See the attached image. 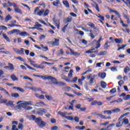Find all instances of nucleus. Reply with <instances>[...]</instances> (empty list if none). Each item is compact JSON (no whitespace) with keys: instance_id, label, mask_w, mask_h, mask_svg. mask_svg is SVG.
<instances>
[{"instance_id":"43","label":"nucleus","mask_w":130,"mask_h":130,"mask_svg":"<svg viewBox=\"0 0 130 130\" xmlns=\"http://www.w3.org/2000/svg\"><path fill=\"white\" fill-rule=\"evenodd\" d=\"M18 127L19 129H23L24 128V125L21 123L18 124Z\"/></svg>"},{"instance_id":"18","label":"nucleus","mask_w":130,"mask_h":130,"mask_svg":"<svg viewBox=\"0 0 130 130\" xmlns=\"http://www.w3.org/2000/svg\"><path fill=\"white\" fill-rule=\"evenodd\" d=\"M52 5L54 7H57V8H58V5H60V2H59V1H56V2L54 1L52 3Z\"/></svg>"},{"instance_id":"11","label":"nucleus","mask_w":130,"mask_h":130,"mask_svg":"<svg viewBox=\"0 0 130 130\" xmlns=\"http://www.w3.org/2000/svg\"><path fill=\"white\" fill-rule=\"evenodd\" d=\"M56 54L57 56L63 55V54H64V52L63 51V50L62 49H61L58 51V53H57Z\"/></svg>"},{"instance_id":"45","label":"nucleus","mask_w":130,"mask_h":130,"mask_svg":"<svg viewBox=\"0 0 130 130\" xmlns=\"http://www.w3.org/2000/svg\"><path fill=\"white\" fill-rule=\"evenodd\" d=\"M8 102V100L7 99H2L0 100V104H3L4 103H7Z\"/></svg>"},{"instance_id":"31","label":"nucleus","mask_w":130,"mask_h":130,"mask_svg":"<svg viewBox=\"0 0 130 130\" xmlns=\"http://www.w3.org/2000/svg\"><path fill=\"white\" fill-rule=\"evenodd\" d=\"M102 66H104V62L97 63L96 64V68H101Z\"/></svg>"},{"instance_id":"7","label":"nucleus","mask_w":130,"mask_h":130,"mask_svg":"<svg viewBox=\"0 0 130 130\" xmlns=\"http://www.w3.org/2000/svg\"><path fill=\"white\" fill-rule=\"evenodd\" d=\"M20 32H21V30L19 29H13L11 31H9L8 34H9V35H12V34H14V33H15L16 35H18V34H20Z\"/></svg>"},{"instance_id":"51","label":"nucleus","mask_w":130,"mask_h":130,"mask_svg":"<svg viewBox=\"0 0 130 130\" xmlns=\"http://www.w3.org/2000/svg\"><path fill=\"white\" fill-rule=\"evenodd\" d=\"M63 90L66 92H69V91L71 90V87L69 86H66L65 87L63 88Z\"/></svg>"},{"instance_id":"15","label":"nucleus","mask_w":130,"mask_h":130,"mask_svg":"<svg viewBox=\"0 0 130 130\" xmlns=\"http://www.w3.org/2000/svg\"><path fill=\"white\" fill-rule=\"evenodd\" d=\"M5 68V69H9V70L13 71V70H14V65L12 63H9V66H6Z\"/></svg>"},{"instance_id":"28","label":"nucleus","mask_w":130,"mask_h":130,"mask_svg":"<svg viewBox=\"0 0 130 130\" xmlns=\"http://www.w3.org/2000/svg\"><path fill=\"white\" fill-rule=\"evenodd\" d=\"M10 20H12V16L10 15H8L5 18V21L6 22H9Z\"/></svg>"},{"instance_id":"22","label":"nucleus","mask_w":130,"mask_h":130,"mask_svg":"<svg viewBox=\"0 0 130 130\" xmlns=\"http://www.w3.org/2000/svg\"><path fill=\"white\" fill-rule=\"evenodd\" d=\"M72 17H69L66 19H64V23H70V22H72Z\"/></svg>"},{"instance_id":"39","label":"nucleus","mask_w":130,"mask_h":130,"mask_svg":"<svg viewBox=\"0 0 130 130\" xmlns=\"http://www.w3.org/2000/svg\"><path fill=\"white\" fill-rule=\"evenodd\" d=\"M95 49H91L85 52V53L89 54V53H93Z\"/></svg>"},{"instance_id":"17","label":"nucleus","mask_w":130,"mask_h":130,"mask_svg":"<svg viewBox=\"0 0 130 130\" xmlns=\"http://www.w3.org/2000/svg\"><path fill=\"white\" fill-rule=\"evenodd\" d=\"M99 77H100L101 79H105V77H106V73H99Z\"/></svg>"},{"instance_id":"61","label":"nucleus","mask_w":130,"mask_h":130,"mask_svg":"<svg viewBox=\"0 0 130 130\" xmlns=\"http://www.w3.org/2000/svg\"><path fill=\"white\" fill-rule=\"evenodd\" d=\"M0 29L1 30H8V27H7V26H0Z\"/></svg>"},{"instance_id":"6","label":"nucleus","mask_w":130,"mask_h":130,"mask_svg":"<svg viewBox=\"0 0 130 130\" xmlns=\"http://www.w3.org/2000/svg\"><path fill=\"white\" fill-rule=\"evenodd\" d=\"M46 110L44 109H39L37 110V113L39 115H43V114H44V113H46Z\"/></svg>"},{"instance_id":"38","label":"nucleus","mask_w":130,"mask_h":130,"mask_svg":"<svg viewBox=\"0 0 130 130\" xmlns=\"http://www.w3.org/2000/svg\"><path fill=\"white\" fill-rule=\"evenodd\" d=\"M98 116L100 117L101 118H102L103 119H107V117L105 116V115L103 114H98Z\"/></svg>"},{"instance_id":"35","label":"nucleus","mask_w":130,"mask_h":130,"mask_svg":"<svg viewBox=\"0 0 130 130\" xmlns=\"http://www.w3.org/2000/svg\"><path fill=\"white\" fill-rule=\"evenodd\" d=\"M39 11H40V9L38 7L36 8L35 10V12L34 13V15H38L39 14Z\"/></svg>"},{"instance_id":"13","label":"nucleus","mask_w":130,"mask_h":130,"mask_svg":"<svg viewBox=\"0 0 130 130\" xmlns=\"http://www.w3.org/2000/svg\"><path fill=\"white\" fill-rule=\"evenodd\" d=\"M7 106H11V107H14V102L13 101H9L6 103Z\"/></svg>"},{"instance_id":"55","label":"nucleus","mask_w":130,"mask_h":130,"mask_svg":"<svg viewBox=\"0 0 130 130\" xmlns=\"http://www.w3.org/2000/svg\"><path fill=\"white\" fill-rule=\"evenodd\" d=\"M126 47V45H122L118 48L117 50L118 51L121 49H123V48H124V47Z\"/></svg>"},{"instance_id":"33","label":"nucleus","mask_w":130,"mask_h":130,"mask_svg":"<svg viewBox=\"0 0 130 130\" xmlns=\"http://www.w3.org/2000/svg\"><path fill=\"white\" fill-rule=\"evenodd\" d=\"M115 42L117 44L122 43V39H115Z\"/></svg>"},{"instance_id":"54","label":"nucleus","mask_w":130,"mask_h":130,"mask_svg":"<svg viewBox=\"0 0 130 130\" xmlns=\"http://www.w3.org/2000/svg\"><path fill=\"white\" fill-rule=\"evenodd\" d=\"M72 87L73 88H76V89H78V90H81V87H80V86H79V85L75 84L73 85H72Z\"/></svg>"},{"instance_id":"19","label":"nucleus","mask_w":130,"mask_h":130,"mask_svg":"<svg viewBox=\"0 0 130 130\" xmlns=\"http://www.w3.org/2000/svg\"><path fill=\"white\" fill-rule=\"evenodd\" d=\"M37 106H46V104L43 102H40L36 104Z\"/></svg>"},{"instance_id":"64","label":"nucleus","mask_w":130,"mask_h":130,"mask_svg":"<svg viewBox=\"0 0 130 130\" xmlns=\"http://www.w3.org/2000/svg\"><path fill=\"white\" fill-rule=\"evenodd\" d=\"M12 130H19V129L17 128V125H12Z\"/></svg>"},{"instance_id":"25","label":"nucleus","mask_w":130,"mask_h":130,"mask_svg":"<svg viewBox=\"0 0 130 130\" xmlns=\"http://www.w3.org/2000/svg\"><path fill=\"white\" fill-rule=\"evenodd\" d=\"M45 97L49 101H51V100H53V99L51 95H49L48 94H45Z\"/></svg>"},{"instance_id":"48","label":"nucleus","mask_w":130,"mask_h":130,"mask_svg":"<svg viewBox=\"0 0 130 130\" xmlns=\"http://www.w3.org/2000/svg\"><path fill=\"white\" fill-rule=\"evenodd\" d=\"M108 43H110V42L107 41L105 44L104 47L106 49H108V47H109V46H108Z\"/></svg>"},{"instance_id":"60","label":"nucleus","mask_w":130,"mask_h":130,"mask_svg":"<svg viewBox=\"0 0 130 130\" xmlns=\"http://www.w3.org/2000/svg\"><path fill=\"white\" fill-rule=\"evenodd\" d=\"M123 84H124V82H123V80H120L118 82V85L120 86V87H121Z\"/></svg>"},{"instance_id":"47","label":"nucleus","mask_w":130,"mask_h":130,"mask_svg":"<svg viewBox=\"0 0 130 130\" xmlns=\"http://www.w3.org/2000/svg\"><path fill=\"white\" fill-rule=\"evenodd\" d=\"M54 24L56 27H57V29H59V22L55 21L54 22Z\"/></svg>"},{"instance_id":"63","label":"nucleus","mask_w":130,"mask_h":130,"mask_svg":"<svg viewBox=\"0 0 130 130\" xmlns=\"http://www.w3.org/2000/svg\"><path fill=\"white\" fill-rule=\"evenodd\" d=\"M78 81V77H75L74 78H73L72 82L73 83H76Z\"/></svg>"},{"instance_id":"29","label":"nucleus","mask_w":130,"mask_h":130,"mask_svg":"<svg viewBox=\"0 0 130 130\" xmlns=\"http://www.w3.org/2000/svg\"><path fill=\"white\" fill-rule=\"evenodd\" d=\"M15 58L16 59H18L20 61H22L23 62H25V59H24V58H23V57H22L21 56L15 57Z\"/></svg>"},{"instance_id":"37","label":"nucleus","mask_w":130,"mask_h":130,"mask_svg":"<svg viewBox=\"0 0 130 130\" xmlns=\"http://www.w3.org/2000/svg\"><path fill=\"white\" fill-rule=\"evenodd\" d=\"M12 97H14V98H18L19 97V93H11Z\"/></svg>"},{"instance_id":"8","label":"nucleus","mask_w":130,"mask_h":130,"mask_svg":"<svg viewBox=\"0 0 130 130\" xmlns=\"http://www.w3.org/2000/svg\"><path fill=\"white\" fill-rule=\"evenodd\" d=\"M70 52H71V54H72V55H74V56H80V55H81V53H80L75 52V51L72 50V49H70Z\"/></svg>"},{"instance_id":"42","label":"nucleus","mask_w":130,"mask_h":130,"mask_svg":"<svg viewBox=\"0 0 130 130\" xmlns=\"http://www.w3.org/2000/svg\"><path fill=\"white\" fill-rule=\"evenodd\" d=\"M8 7H11V6H13V8L14 7V6H15L17 4L15 3H11L10 2H8Z\"/></svg>"},{"instance_id":"58","label":"nucleus","mask_w":130,"mask_h":130,"mask_svg":"<svg viewBox=\"0 0 130 130\" xmlns=\"http://www.w3.org/2000/svg\"><path fill=\"white\" fill-rule=\"evenodd\" d=\"M124 100H129L130 99V95L128 94L127 95H126L125 97L123 98Z\"/></svg>"},{"instance_id":"26","label":"nucleus","mask_w":130,"mask_h":130,"mask_svg":"<svg viewBox=\"0 0 130 130\" xmlns=\"http://www.w3.org/2000/svg\"><path fill=\"white\" fill-rule=\"evenodd\" d=\"M101 87L103 89H105V88H106V87H107V84L105 82L102 81L101 82Z\"/></svg>"},{"instance_id":"49","label":"nucleus","mask_w":130,"mask_h":130,"mask_svg":"<svg viewBox=\"0 0 130 130\" xmlns=\"http://www.w3.org/2000/svg\"><path fill=\"white\" fill-rule=\"evenodd\" d=\"M68 26H69V24H67V25L64 26V27L62 28V32H63V33L66 32V30H67V29L68 28Z\"/></svg>"},{"instance_id":"9","label":"nucleus","mask_w":130,"mask_h":130,"mask_svg":"<svg viewBox=\"0 0 130 130\" xmlns=\"http://www.w3.org/2000/svg\"><path fill=\"white\" fill-rule=\"evenodd\" d=\"M96 104H97V105H98V106H101V105H103V103H102V102H98V101H93L91 103V105H96Z\"/></svg>"},{"instance_id":"46","label":"nucleus","mask_w":130,"mask_h":130,"mask_svg":"<svg viewBox=\"0 0 130 130\" xmlns=\"http://www.w3.org/2000/svg\"><path fill=\"white\" fill-rule=\"evenodd\" d=\"M73 70H71L70 71V73L68 75V78H73Z\"/></svg>"},{"instance_id":"44","label":"nucleus","mask_w":130,"mask_h":130,"mask_svg":"<svg viewBox=\"0 0 130 130\" xmlns=\"http://www.w3.org/2000/svg\"><path fill=\"white\" fill-rule=\"evenodd\" d=\"M106 54H107V51H103L100 52L99 54V55H106Z\"/></svg>"},{"instance_id":"4","label":"nucleus","mask_w":130,"mask_h":130,"mask_svg":"<svg viewBox=\"0 0 130 130\" xmlns=\"http://www.w3.org/2000/svg\"><path fill=\"white\" fill-rule=\"evenodd\" d=\"M95 78H96V76L95 75L92 76L91 74L88 75V78L87 79L88 80H89L90 86H92V85H93V84L94 83V80L95 79Z\"/></svg>"},{"instance_id":"50","label":"nucleus","mask_w":130,"mask_h":130,"mask_svg":"<svg viewBox=\"0 0 130 130\" xmlns=\"http://www.w3.org/2000/svg\"><path fill=\"white\" fill-rule=\"evenodd\" d=\"M110 93L111 94H114V93H116V88H114L110 90Z\"/></svg>"},{"instance_id":"52","label":"nucleus","mask_w":130,"mask_h":130,"mask_svg":"<svg viewBox=\"0 0 130 130\" xmlns=\"http://www.w3.org/2000/svg\"><path fill=\"white\" fill-rule=\"evenodd\" d=\"M122 124H123V123H121L120 122V121H119V122L116 123V127H120V126H121Z\"/></svg>"},{"instance_id":"24","label":"nucleus","mask_w":130,"mask_h":130,"mask_svg":"<svg viewBox=\"0 0 130 130\" xmlns=\"http://www.w3.org/2000/svg\"><path fill=\"white\" fill-rule=\"evenodd\" d=\"M58 114H59L61 116H62L63 117L66 118V116L67 115V112H62L60 111L58 112Z\"/></svg>"},{"instance_id":"41","label":"nucleus","mask_w":130,"mask_h":130,"mask_svg":"<svg viewBox=\"0 0 130 130\" xmlns=\"http://www.w3.org/2000/svg\"><path fill=\"white\" fill-rule=\"evenodd\" d=\"M18 54H24V49L20 48V50H18V52L17 53Z\"/></svg>"},{"instance_id":"14","label":"nucleus","mask_w":130,"mask_h":130,"mask_svg":"<svg viewBox=\"0 0 130 130\" xmlns=\"http://www.w3.org/2000/svg\"><path fill=\"white\" fill-rule=\"evenodd\" d=\"M104 114H108V115H111L112 114V110H105L103 111Z\"/></svg>"},{"instance_id":"21","label":"nucleus","mask_w":130,"mask_h":130,"mask_svg":"<svg viewBox=\"0 0 130 130\" xmlns=\"http://www.w3.org/2000/svg\"><path fill=\"white\" fill-rule=\"evenodd\" d=\"M63 4L66 8H70V4H69V2L67 1H63L62 2Z\"/></svg>"},{"instance_id":"12","label":"nucleus","mask_w":130,"mask_h":130,"mask_svg":"<svg viewBox=\"0 0 130 130\" xmlns=\"http://www.w3.org/2000/svg\"><path fill=\"white\" fill-rule=\"evenodd\" d=\"M11 80L12 81H19V78L14 74H13L11 76Z\"/></svg>"},{"instance_id":"34","label":"nucleus","mask_w":130,"mask_h":130,"mask_svg":"<svg viewBox=\"0 0 130 130\" xmlns=\"http://www.w3.org/2000/svg\"><path fill=\"white\" fill-rule=\"evenodd\" d=\"M129 72H130L129 67H126L124 69V72L125 73V74H127V73H128Z\"/></svg>"},{"instance_id":"53","label":"nucleus","mask_w":130,"mask_h":130,"mask_svg":"<svg viewBox=\"0 0 130 130\" xmlns=\"http://www.w3.org/2000/svg\"><path fill=\"white\" fill-rule=\"evenodd\" d=\"M65 118H66L68 120H71V121L74 120V117L72 116H66Z\"/></svg>"},{"instance_id":"30","label":"nucleus","mask_w":130,"mask_h":130,"mask_svg":"<svg viewBox=\"0 0 130 130\" xmlns=\"http://www.w3.org/2000/svg\"><path fill=\"white\" fill-rule=\"evenodd\" d=\"M122 123H124L125 124H128V123H129V121H128V119L124 118L123 119Z\"/></svg>"},{"instance_id":"3","label":"nucleus","mask_w":130,"mask_h":130,"mask_svg":"<svg viewBox=\"0 0 130 130\" xmlns=\"http://www.w3.org/2000/svg\"><path fill=\"white\" fill-rule=\"evenodd\" d=\"M35 122L39 125V126H41V127H44V126H45V122L42 121L41 118H37Z\"/></svg>"},{"instance_id":"32","label":"nucleus","mask_w":130,"mask_h":130,"mask_svg":"<svg viewBox=\"0 0 130 130\" xmlns=\"http://www.w3.org/2000/svg\"><path fill=\"white\" fill-rule=\"evenodd\" d=\"M36 68H37L38 69H41L42 70H43V69H45V67L42 64H37Z\"/></svg>"},{"instance_id":"2","label":"nucleus","mask_w":130,"mask_h":130,"mask_svg":"<svg viewBox=\"0 0 130 130\" xmlns=\"http://www.w3.org/2000/svg\"><path fill=\"white\" fill-rule=\"evenodd\" d=\"M34 77H37V78H41L43 80H52L53 81H56V79L53 77L49 75L41 76V75H34Z\"/></svg>"},{"instance_id":"40","label":"nucleus","mask_w":130,"mask_h":130,"mask_svg":"<svg viewBox=\"0 0 130 130\" xmlns=\"http://www.w3.org/2000/svg\"><path fill=\"white\" fill-rule=\"evenodd\" d=\"M24 66H26L28 69H29V70H31L32 71H36V70L32 67H31L30 66L28 65L26 63H24Z\"/></svg>"},{"instance_id":"36","label":"nucleus","mask_w":130,"mask_h":130,"mask_svg":"<svg viewBox=\"0 0 130 130\" xmlns=\"http://www.w3.org/2000/svg\"><path fill=\"white\" fill-rule=\"evenodd\" d=\"M3 38H5L6 40H7V41H8V42H10V39L9 38V37L7 36V35L6 34H3Z\"/></svg>"},{"instance_id":"62","label":"nucleus","mask_w":130,"mask_h":130,"mask_svg":"<svg viewBox=\"0 0 130 130\" xmlns=\"http://www.w3.org/2000/svg\"><path fill=\"white\" fill-rule=\"evenodd\" d=\"M30 119H31V120H35V121L36 120V116L35 115H32L30 116Z\"/></svg>"},{"instance_id":"56","label":"nucleus","mask_w":130,"mask_h":130,"mask_svg":"<svg viewBox=\"0 0 130 130\" xmlns=\"http://www.w3.org/2000/svg\"><path fill=\"white\" fill-rule=\"evenodd\" d=\"M48 14H49V10H46L45 12L44 11V16L45 17V16H48Z\"/></svg>"},{"instance_id":"10","label":"nucleus","mask_w":130,"mask_h":130,"mask_svg":"<svg viewBox=\"0 0 130 130\" xmlns=\"http://www.w3.org/2000/svg\"><path fill=\"white\" fill-rule=\"evenodd\" d=\"M59 45V40L55 39V41L53 42L52 45H53V46H58Z\"/></svg>"},{"instance_id":"20","label":"nucleus","mask_w":130,"mask_h":130,"mask_svg":"<svg viewBox=\"0 0 130 130\" xmlns=\"http://www.w3.org/2000/svg\"><path fill=\"white\" fill-rule=\"evenodd\" d=\"M17 23V21L14 20L11 22V24L13 26V27H21V25H17L16 24Z\"/></svg>"},{"instance_id":"23","label":"nucleus","mask_w":130,"mask_h":130,"mask_svg":"<svg viewBox=\"0 0 130 130\" xmlns=\"http://www.w3.org/2000/svg\"><path fill=\"white\" fill-rule=\"evenodd\" d=\"M19 35H20V36H29V35L26 31H22L21 32H19Z\"/></svg>"},{"instance_id":"16","label":"nucleus","mask_w":130,"mask_h":130,"mask_svg":"<svg viewBox=\"0 0 130 130\" xmlns=\"http://www.w3.org/2000/svg\"><path fill=\"white\" fill-rule=\"evenodd\" d=\"M27 60H28V61H29L30 63L33 66V67H34V68H36V66L37 65V64L35 63V61H32L31 59L30 58H27Z\"/></svg>"},{"instance_id":"5","label":"nucleus","mask_w":130,"mask_h":130,"mask_svg":"<svg viewBox=\"0 0 130 130\" xmlns=\"http://www.w3.org/2000/svg\"><path fill=\"white\" fill-rule=\"evenodd\" d=\"M14 10L16 13H18V14H23V12H22V10L20 9L19 8V6L16 4L14 7Z\"/></svg>"},{"instance_id":"1","label":"nucleus","mask_w":130,"mask_h":130,"mask_svg":"<svg viewBox=\"0 0 130 130\" xmlns=\"http://www.w3.org/2000/svg\"><path fill=\"white\" fill-rule=\"evenodd\" d=\"M33 105V102L31 101L23 102L18 105V109H22V108H27V106H31Z\"/></svg>"},{"instance_id":"59","label":"nucleus","mask_w":130,"mask_h":130,"mask_svg":"<svg viewBox=\"0 0 130 130\" xmlns=\"http://www.w3.org/2000/svg\"><path fill=\"white\" fill-rule=\"evenodd\" d=\"M34 27H36V28H37V27H42V25L39 24L38 22H36V24L34 25Z\"/></svg>"},{"instance_id":"57","label":"nucleus","mask_w":130,"mask_h":130,"mask_svg":"<svg viewBox=\"0 0 130 130\" xmlns=\"http://www.w3.org/2000/svg\"><path fill=\"white\" fill-rule=\"evenodd\" d=\"M97 17H98V18H100V19H101V20H103V21H104V20H105L104 19V16L100 15V14H98V15H96Z\"/></svg>"},{"instance_id":"27","label":"nucleus","mask_w":130,"mask_h":130,"mask_svg":"<svg viewBox=\"0 0 130 130\" xmlns=\"http://www.w3.org/2000/svg\"><path fill=\"white\" fill-rule=\"evenodd\" d=\"M112 113H116L117 112H120V109L116 108L112 110Z\"/></svg>"}]
</instances>
